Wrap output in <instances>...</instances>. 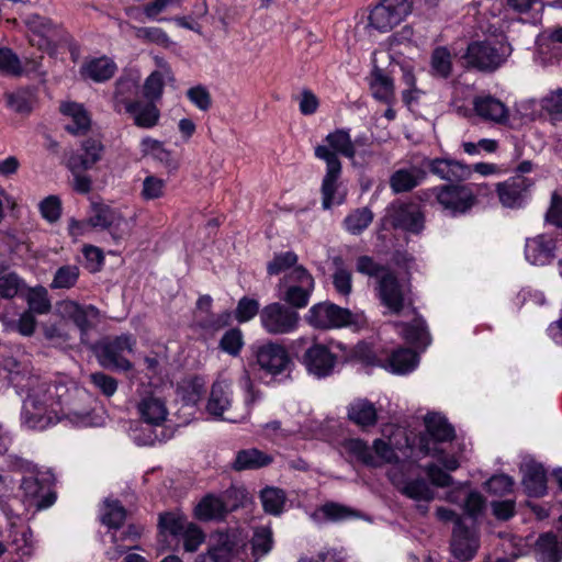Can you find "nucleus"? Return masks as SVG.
<instances>
[{
	"instance_id": "f257e3e1",
	"label": "nucleus",
	"mask_w": 562,
	"mask_h": 562,
	"mask_svg": "<svg viewBox=\"0 0 562 562\" xmlns=\"http://www.w3.org/2000/svg\"><path fill=\"white\" fill-rule=\"evenodd\" d=\"M9 380L18 387H27V396L23 402L22 420L31 429L44 430L56 424L63 417L85 420L89 414L87 407L80 404L85 392L64 382H45L37 378H29L26 384L19 379L22 371L15 359L4 363Z\"/></svg>"
},
{
	"instance_id": "f03ea898",
	"label": "nucleus",
	"mask_w": 562,
	"mask_h": 562,
	"mask_svg": "<svg viewBox=\"0 0 562 562\" xmlns=\"http://www.w3.org/2000/svg\"><path fill=\"white\" fill-rule=\"evenodd\" d=\"M326 145L315 147V157L325 161L326 173L322 180V206L329 210L334 204L340 205L345 196L338 193L339 179L341 177L342 166L338 155L353 158V147L351 136L347 130L338 128L325 137Z\"/></svg>"
},
{
	"instance_id": "7ed1b4c3",
	"label": "nucleus",
	"mask_w": 562,
	"mask_h": 562,
	"mask_svg": "<svg viewBox=\"0 0 562 562\" xmlns=\"http://www.w3.org/2000/svg\"><path fill=\"white\" fill-rule=\"evenodd\" d=\"M315 285L312 273L305 267L296 266L280 279V300L295 311L305 308Z\"/></svg>"
},
{
	"instance_id": "20e7f679",
	"label": "nucleus",
	"mask_w": 562,
	"mask_h": 562,
	"mask_svg": "<svg viewBox=\"0 0 562 562\" xmlns=\"http://www.w3.org/2000/svg\"><path fill=\"white\" fill-rule=\"evenodd\" d=\"M512 54L508 43L501 41H474L463 55L467 66L484 72L498 69Z\"/></svg>"
},
{
	"instance_id": "39448f33",
	"label": "nucleus",
	"mask_w": 562,
	"mask_h": 562,
	"mask_svg": "<svg viewBox=\"0 0 562 562\" xmlns=\"http://www.w3.org/2000/svg\"><path fill=\"white\" fill-rule=\"evenodd\" d=\"M16 465L20 470L30 473V475L22 479L20 486L29 504L37 509L52 506L56 501V494L52 491L50 475L40 472L36 465L22 458L18 459Z\"/></svg>"
},
{
	"instance_id": "423d86ee",
	"label": "nucleus",
	"mask_w": 562,
	"mask_h": 562,
	"mask_svg": "<svg viewBox=\"0 0 562 562\" xmlns=\"http://www.w3.org/2000/svg\"><path fill=\"white\" fill-rule=\"evenodd\" d=\"M295 344L307 346L299 360L310 375L325 379L334 373L338 357L315 336L301 337Z\"/></svg>"
},
{
	"instance_id": "0eeeda50",
	"label": "nucleus",
	"mask_w": 562,
	"mask_h": 562,
	"mask_svg": "<svg viewBox=\"0 0 562 562\" xmlns=\"http://www.w3.org/2000/svg\"><path fill=\"white\" fill-rule=\"evenodd\" d=\"M435 202L452 216L469 212L476 203V195L470 184L448 183L432 188Z\"/></svg>"
},
{
	"instance_id": "6e6552de",
	"label": "nucleus",
	"mask_w": 562,
	"mask_h": 562,
	"mask_svg": "<svg viewBox=\"0 0 562 562\" xmlns=\"http://www.w3.org/2000/svg\"><path fill=\"white\" fill-rule=\"evenodd\" d=\"M297 311L282 302H272L260 311V325L269 335H289L300 326Z\"/></svg>"
},
{
	"instance_id": "1a4fd4ad",
	"label": "nucleus",
	"mask_w": 562,
	"mask_h": 562,
	"mask_svg": "<svg viewBox=\"0 0 562 562\" xmlns=\"http://www.w3.org/2000/svg\"><path fill=\"white\" fill-rule=\"evenodd\" d=\"M376 290L382 305L392 314L398 315L405 307L413 305L409 281L401 282L393 271L380 278Z\"/></svg>"
},
{
	"instance_id": "9d476101",
	"label": "nucleus",
	"mask_w": 562,
	"mask_h": 562,
	"mask_svg": "<svg viewBox=\"0 0 562 562\" xmlns=\"http://www.w3.org/2000/svg\"><path fill=\"white\" fill-rule=\"evenodd\" d=\"M305 321L316 329L341 328L357 322L350 310L330 302H321L311 306L305 314Z\"/></svg>"
},
{
	"instance_id": "9b49d317",
	"label": "nucleus",
	"mask_w": 562,
	"mask_h": 562,
	"mask_svg": "<svg viewBox=\"0 0 562 562\" xmlns=\"http://www.w3.org/2000/svg\"><path fill=\"white\" fill-rule=\"evenodd\" d=\"M135 345L136 340L132 335L123 334L99 344L95 347V356L100 366L105 369L128 371L132 369V363L123 353L132 352Z\"/></svg>"
},
{
	"instance_id": "f8f14e48",
	"label": "nucleus",
	"mask_w": 562,
	"mask_h": 562,
	"mask_svg": "<svg viewBox=\"0 0 562 562\" xmlns=\"http://www.w3.org/2000/svg\"><path fill=\"white\" fill-rule=\"evenodd\" d=\"M136 411L139 419L150 426L159 427L168 418L169 411L166 400L150 385L143 384L137 390Z\"/></svg>"
},
{
	"instance_id": "ddd939ff",
	"label": "nucleus",
	"mask_w": 562,
	"mask_h": 562,
	"mask_svg": "<svg viewBox=\"0 0 562 562\" xmlns=\"http://www.w3.org/2000/svg\"><path fill=\"white\" fill-rule=\"evenodd\" d=\"M413 9V0H381L369 15V23L380 32L398 25Z\"/></svg>"
},
{
	"instance_id": "4468645a",
	"label": "nucleus",
	"mask_w": 562,
	"mask_h": 562,
	"mask_svg": "<svg viewBox=\"0 0 562 562\" xmlns=\"http://www.w3.org/2000/svg\"><path fill=\"white\" fill-rule=\"evenodd\" d=\"M244 497L245 491L236 487L228 488L221 496L207 494L195 506L194 514L198 519L203 521L220 520L228 514V512L238 507V503H231V498Z\"/></svg>"
},
{
	"instance_id": "2eb2a0df",
	"label": "nucleus",
	"mask_w": 562,
	"mask_h": 562,
	"mask_svg": "<svg viewBox=\"0 0 562 562\" xmlns=\"http://www.w3.org/2000/svg\"><path fill=\"white\" fill-rule=\"evenodd\" d=\"M412 464H401L400 467L393 468L389 472V477L392 484L400 491L404 496L416 501L429 503L434 499L435 493L426 479L418 476L414 479L405 477V470H409Z\"/></svg>"
},
{
	"instance_id": "dca6fc26",
	"label": "nucleus",
	"mask_w": 562,
	"mask_h": 562,
	"mask_svg": "<svg viewBox=\"0 0 562 562\" xmlns=\"http://www.w3.org/2000/svg\"><path fill=\"white\" fill-rule=\"evenodd\" d=\"M56 311L63 318L74 322L80 330L82 341L99 323L100 312L93 305H80L71 300H63L56 304Z\"/></svg>"
},
{
	"instance_id": "f3484780",
	"label": "nucleus",
	"mask_w": 562,
	"mask_h": 562,
	"mask_svg": "<svg viewBox=\"0 0 562 562\" xmlns=\"http://www.w3.org/2000/svg\"><path fill=\"white\" fill-rule=\"evenodd\" d=\"M480 548V532L476 526H469L464 519H458L453 526L450 549L461 561H470Z\"/></svg>"
},
{
	"instance_id": "a211bd4d",
	"label": "nucleus",
	"mask_w": 562,
	"mask_h": 562,
	"mask_svg": "<svg viewBox=\"0 0 562 562\" xmlns=\"http://www.w3.org/2000/svg\"><path fill=\"white\" fill-rule=\"evenodd\" d=\"M390 223L395 228L419 233L424 228V214L414 203L395 201L386 210Z\"/></svg>"
},
{
	"instance_id": "6ab92c4d",
	"label": "nucleus",
	"mask_w": 562,
	"mask_h": 562,
	"mask_svg": "<svg viewBox=\"0 0 562 562\" xmlns=\"http://www.w3.org/2000/svg\"><path fill=\"white\" fill-rule=\"evenodd\" d=\"M139 90V76L135 72H125L116 81L113 93V109L117 113L122 110L134 112L140 102L134 100Z\"/></svg>"
},
{
	"instance_id": "aec40b11",
	"label": "nucleus",
	"mask_w": 562,
	"mask_h": 562,
	"mask_svg": "<svg viewBox=\"0 0 562 562\" xmlns=\"http://www.w3.org/2000/svg\"><path fill=\"white\" fill-rule=\"evenodd\" d=\"M425 170L449 183L461 182L470 178L472 169L470 166L447 158L422 157Z\"/></svg>"
},
{
	"instance_id": "412c9836",
	"label": "nucleus",
	"mask_w": 562,
	"mask_h": 562,
	"mask_svg": "<svg viewBox=\"0 0 562 562\" xmlns=\"http://www.w3.org/2000/svg\"><path fill=\"white\" fill-rule=\"evenodd\" d=\"M231 384L225 380H217L213 383L206 411L215 418L236 423L245 416H237L232 412Z\"/></svg>"
},
{
	"instance_id": "4be33fe9",
	"label": "nucleus",
	"mask_w": 562,
	"mask_h": 562,
	"mask_svg": "<svg viewBox=\"0 0 562 562\" xmlns=\"http://www.w3.org/2000/svg\"><path fill=\"white\" fill-rule=\"evenodd\" d=\"M425 426L427 435L419 439V449L425 454L435 456L437 453L436 447H431L430 440L435 442L450 441L454 438V429L447 422V419L436 413H430L425 417Z\"/></svg>"
},
{
	"instance_id": "5701e85b",
	"label": "nucleus",
	"mask_w": 562,
	"mask_h": 562,
	"mask_svg": "<svg viewBox=\"0 0 562 562\" xmlns=\"http://www.w3.org/2000/svg\"><path fill=\"white\" fill-rule=\"evenodd\" d=\"M256 360L260 369L271 375L284 372L291 364L285 347L272 341L257 348Z\"/></svg>"
},
{
	"instance_id": "b1692460",
	"label": "nucleus",
	"mask_w": 562,
	"mask_h": 562,
	"mask_svg": "<svg viewBox=\"0 0 562 562\" xmlns=\"http://www.w3.org/2000/svg\"><path fill=\"white\" fill-rule=\"evenodd\" d=\"M89 224L92 227L110 229L115 239H121L130 233L128 223L121 212L108 205H93Z\"/></svg>"
},
{
	"instance_id": "393cba45",
	"label": "nucleus",
	"mask_w": 562,
	"mask_h": 562,
	"mask_svg": "<svg viewBox=\"0 0 562 562\" xmlns=\"http://www.w3.org/2000/svg\"><path fill=\"white\" fill-rule=\"evenodd\" d=\"M427 175L423 159L420 158V160H417L409 167L395 170L390 176L389 184L392 192L395 194L411 192L426 180Z\"/></svg>"
},
{
	"instance_id": "a878e982",
	"label": "nucleus",
	"mask_w": 562,
	"mask_h": 562,
	"mask_svg": "<svg viewBox=\"0 0 562 562\" xmlns=\"http://www.w3.org/2000/svg\"><path fill=\"white\" fill-rule=\"evenodd\" d=\"M472 105L474 113L485 122L505 125L509 121V109L507 105L491 94L474 97Z\"/></svg>"
},
{
	"instance_id": "bb28decb",
	"label": "nucleus",
	"mask_w": 562,
	"mask_h": 562,
	"mask_svg": "<svg viewBox=\"0 0 562 562\" xmlns=\"http://www.w3.org/2000/svg\"><path fill=\"white\" fill-rule=\"evenodd\" d=\"M532 181L521 175H516L497 184V194L505 207H520L527 198Z\"/></svg>"
},
{
	"instance_id": "cd10ccee",
	"label": "nucleus",
	"mask_w": 562,
	"mask_h": 562,
	"mask_svg": "<svg viewBox=\"0 0 562 562\" xmlns=\"http://www.w3.org/2000/svg\"><path fill=\"white\" fill-rule=\"evenodd\" d=\"M555 239L548 234H539L527 238L525 245L526 259L536 266H544L555 258Z\"/></svg>"
},
{
	"instance_id": "c85d7f7f",
	"label": "nucleus",
	"mask_w": 562,
	"mask_h": 562,
	"mask_svg": "<svg viewBox=\"0 0 562 562\" xmlns=\"http://www.w3.org/2000/svg\"><path fill=\"white\" fill-rule=\"evenodd\" d=\"M82 154L72 153L66 162L70 171H86L93 167L102 158L103 145L100 140L88 138L82 142Z\"/></svg>"
},
{
	"instance_id": "c756f323",
	"label": "nucleus",
	"mask_w": 562,
	"mask_h": 562,
	"mask_svg": "<svg viewBox=\"0 0 562 562\" xmlns=\"http://www.w3.org/2000/svg\"><path fill=\"white\" fill-rule=\"evenodd\" d=\"M25 25L32 33L30 43L38 48L50 46L52 37L55 33L54 25L47 18L38 14H32L25 19Z\"/></svg>"
},
{
	"instance_id": "7c9ffc66",
	"label": "nucleus",
	"mask_w": 562,
	"mask_h": 562,
	"mask_svg": "<svg viewBox=\"0 0 562 562\" xmlns=\"http://www.w3.org/2000/svg\"><path fill=\"white\" fill-rule=\"evenodd\" d=\"M535 555L538 562H561L562 541L553 532L539 536L535 544Z\"/></svg>"
},
{
	"instance_id": "2f4dec72",
	"label": "nucleus",
	"mask_w": 562,
	"mask_h": 562,
	"mask_svg": "<svg viewBox=\"0 0 562 562\" xmlns=\"http://www.w3.org/2000/svg\"><path fill=\"white\" fill-rule=\"evenodd\" d=\"M61 112L70 119L66 130L72 135H82L90 130L91 119L88 111L80 103L68 102L60 106Z\"/></svg>"
},
{
	"instance_id": "473e14b6",
	"label": "nucleus",
	"mask_w": 562,
	"mask_h": 562,
	"mask_svg": "<svg viewBox=\"0 0 562 562\" xmlns=\"http://www.w3.org/2000/svg\"><path fill=\"white\" fill-rule=\"evenodd\" d=\"M116 69V64L112 59L102 56L87 60L81 66L80 72L83 78H89L95 82H103L111 79Z\"/></svg>"
},
{
	"instance_id": "72a5a7b5",
	"label": "nucleus",
	"mask_w": 562,
	"mask_h": 562,
	"mask_svg": "<svg viewBox=\"0 0 562 562\" xmlns=\"http://www.w3.org/2000/svg\"><path fill=\"white\" fill-rule=\"evenodd\" d=\"M522 484L528 495L542 496L547 490L546 471L537 463H526L524 469Z\"/></svg>"
},
{
	"instance_id": "f704fd0d",
	"label": "nucleus",
	"mask_w": 562,
	"mask_h": 562,
	"mask_svg": "<svg viewBox=\"0 0 562 562\" xmlns=\"http://www.w3.org/2000/svg\"><path fill=\"white\" fill-rule=\"evenodd\" d=\"M370 89L374 99L386 104L394 102V83L383 69L375 67L372 70Z\"/></svg>"
},
{
	"instance_id": "c9c22d12",
	"label": "nucleus",
	"mask_w": 562,
	"mask_h": 562,
	"mask_svg": "<svg viewBox=\"0 0 562 562\" xmlns=\"http://www.w3.org/2000/svg\"><path fill=\"white\" fill-rule=\"evenodd\" d=\"M348 417L358 426L369 427L375 425L378 413L373 403L366 398H358L350 403Z\"/></svg>"
},
{
	"instance_id": "e433bc0d",
	"label": "nucleus",
	"mask_w": 562,
	"mask_h": 562,
	"mask_svg": "<svg viewBox=\"0 0 562 562\" xmlns=\"http://www.w3.org/2000/svg\"><path fill=\"white\" fill-rule=\"evenodd\" d=\"M272 457L256 449H245L237 452L233 469L236 471L256 470L269 465Z\"/></svg>"
},
{
	"instance_id": "4c0bfd02",
	"label": "nucleus",
	"mask_w": 562,
	"mask_h": 562,
	"mask_svg": "<svg viewBox=\"0 0 562 562\" xmlns=\"http://www.w3.org/2000/svg\"><path fill=\"white\" fill-rule=\"evenodd\" d=\"M331 263L334 267L331 274L334 289L338 294L348 296L352 291V272L341 256L333 257Z\"/></svg>"
},
{
	"instance_id": "58836bf2",
	"label": "nucleus",
	"mask_w": 562,
	"mask_h": 562,
	"mask_svg": "<svg viewBox=\"0 0 562 562\" xmlns=\"http://www.w3.org/2000/svg\"><path fill=\"white\" fill-rule=\"evenodd\" d=\"M417 363L418 357L415 351L408 348H400L389 357L386 368L393 373L405 374L413 371Z\"/></svg>"
},
{
	"instance_id": "ea45409f",
	"label": "nucleus",
	"mask_w": 562,
	"mask_h": 562,
	"mask_svg": "<svg viewBox=\"0 0 562 562\" xmlns=\"http://www.w3.org/2000/svg\"><path fill=\"white\" fill-rule=\"evenodd\" d=\"M8 108L18 114H30L34 103V92L31 88H19L4 94Z\"/></svg>"
},
{
	"instance_id": "a19ab883",
	"label": "nucleus",
	"mask_w": 562,
	"mask_h": 562,
	"mask_svg": "<svg viewBox=\"0 0 562 562\" xmlns=\"http://www.w3.org/2000/svg\"><path fill=\"white\" fill-rule=\"evenodd\" d=\"M373 221V213L369 207H359L351 211L344 220V228L352 234L360 235Z\"/></svg>"
},
{
	"instance_id": "79ce46f5",
	"label": "nucleus",
	"mask_w": 562,
	"mask_h": 562,
	"mask_svg": "<svg viewBox=\"0 0 562 562\" xmlns=\"http://www.w3.org/2000/svg\"><path fill=\"white\" fill-rule=\"evenodd\" d=\"M273 544L272 530L269 526H260L255 528L250 540L251 553L255 561L268 554Z\"/></svg>"
},
{
	"instance_id": "37998d69",
	"label": "nucleus",
	"mask_w": 562,
	"mask_h": 562,
	"mask_svg": "<svg viewBox=\"0 0 562 562\" xmlns=\"http://www.w3.org/2000/svg\"><path fill=\"white\" fill-rule=\"evenodd\" d=\"M403 337L411 344L417 346H427L429 344V333L423 318L416 317L412 323H401Z\"/></svg>"
},
{
	"instance_id": "c03bdc74",
	"label": "nucleus",
	"mask_w": 562,
	"mask_h": 562,
	"mask_svg": "<svg viewBox=\"0 0 562 562\" xmlns=\"http://www.w3.org/2000/svg\"><path fill=\"white\" fill-rule=\"evenodd\" d=\"M260 499L266 513L278 516L283 510L286 496L281 488L266 487L260 493Z\"/></svg>"
},
{
	"instance_id": "a18cd8bd",
	"label": "nucleus",
	"mask_w": 562,
	"mask_h": 562,
	"mask_svg": "<svg viewBox=\"0 0 562 562\" xmlns=\"http://www.w3.org/2000/svg\"><path fill=\"white\" fill-rule=\"evenodd\" d=\"M431 72L439 78H448L452 71V57L448 48L437 47L431 54Z\"/></svg>"
},
{
	"instance_id": "49530a36",
	"label": "nucleus",
	"mask_w": 562,
	"mask_h": 562,
	"mask_svg": "<svg viewBox=\"0 0 562 562\" xmlns=\"http://www.w3.org/2000/svg\"><path fill=\"white\" fill-rule=\"evenodd\" d=\"M26 302L29 305L27 312L32 314H47L52 308L48 292L44 286L29 289Z\"/></svg>"
},
{
	"instance_id": "de8ad7c7",
	"label": "nucleus",
	"mask_w": 562,
	"mask_h": 562,
	"mask_svg": "<svg viewBox=\"0 0 562 562\" xmlns=\"http://www.w3.org/2000/svg\"><path fill=\"white\" fill-rule=\"evenodd\" d=\"M133 115L134 123L142 128H151L157 125L160 113L154 102L142 103L134 112H127Z\"/></svg>"
},
{
	"instance_id": "09e8293b",
	"label": "nucleus",
	"mask_w": 562,
	"mask_h": 562,
	"mask_svg": "<svg viewBox=\"0 0 562 562\" xmlns=\"http://www.w3.org/2000/svg\"><path fill=\"white\" fill-rule=\"evenodd\" d=\"M140 147L144 155L151 156L168 167H176L171 153L164 147L161 142L145 137L140 143Z\"/></svg>"
},
{
	"instance_id": "8fccbe9b",
	"label": "nucleus",
	"mask_w": 562,
	"mask_h": 562,
	"mask_svg": "<svg viewBox=\"0 0 562 562\" xmlns=\"http://www.w3.org/2000/svg\"><path fill=\"white\" fill-rule=\"evenodd\" d=\"M299 257L293 251H285L276 254L271 261L267 265V272L270 276H277L282 272L284 274L292 270L297 265Z\"/></svg>"
},
{
	"instance_id": "3c124183",
	"label": "nucleus",
	"mask_w": 562,
	"mask_h": 562,
	"mask_svg": "<svg viewBox=\"0 0 562 562\" xmlns=\"http://www.w3.org/2000/svg\"><path fill=\"white\" fill-rule=\"evenodd\" d=\"M134 31V35L137 40L143 41L144 43H154L164 47H169L171 41L167 33L156 26H132Z\"/></svg>"
},
{
	"instance_id": "603ef678",
	"label": "nucleus",
	"mask_w": 562,
	"mask_h": 562,
	"mask_svg": "<svg viewBox=\"0 0 562 562\" xmlns=\"http://www.w3.org/2000/svg\"><path fill=\"white\" fill-rule=\"evenodd\" d=\"M485 509V497L479 492H470L464 499L463 510L467 517L472 520V526H476Z\"/></svg>"
},
{
	"instance_id": "864d4df0",
	"label": "nucleus",
	"mask_w": 562,
	"mask_h": 562,
	"mask_svg": "<svg viewBox=\"0 0 562 562\" xmlns=\"http://www.w3.org/2000/svg\"><path fill=\"white\" fill-rule=\"evenodd\" d=\"M26 288L24 280L15 272H8L0 276V296L13 299Z\"/></svg>"
},
{
	"instance_id": "5fc2aeb1",
	"label": "nucleus",
	"mask_w": 562,
	"mask_h": 562,
	"mask_svg": "<svg viewBox=\"0 0 562 562\" xmlns=\"http://www.w3.org/2000/svg\"><path fill=\"white\" fill-rule=\"evenodd\" d=\"M218 347L232 357L239 356L244 347V335L239 328H231L222 336Z\"/></svg>"
},
{
	"instance_id": "6e6d98bb",
	"label": "nucleus",
	"mask_w": 562,
	"mask_h": 562,
	"mask_svg": "<svg viewBox=\"0 0 562 562\" xmlns=\"http://www.w3.org/2000/svg\"><path fill=\"white\" fill-rule=\"evenodd\" d=\"M0 72L12 77H20L24 72L20 58L11 48H0Z\"/></svg>"
},
{
	"instance_id": "4d7b16f0",
	"label": "nucleus",
	"mask_w": 562,
	"mask_h": 562,
	"mask_svg": "<svg viewBox=\"0 0 562 562\" xmlns=\"http://www.w3.org/2000/svg\"><path fill=\"white\" fill-rule=\"evenodd\" d=\"M80 270L75 265L63 266L55 272L52 281V289H70L78 281Z\"/></svg>"
},
{
	"instance_id": "13d9d810",
	"label": "nucleus",
	"mask_w": 562,
	"mask_h": 562,
	"mask_svg": "<svg viewBox=\"0 0 562 562\" xmlns=\"http://www.w3.org/2000/svg\"><path fill=\"white\" fill-rule=\"evenodd\" d=\"M372 459L375 464H371V468H380L385 463H393L397 461V456L391 445L383 439H375L371 447Z\"/></svg>"
},
{
	"instance_id": "bf43d9fd",
	"label": "nucleus",
	"mask_w": 562,
	"mask_h": 562,
	"mask_svg": "<svg viewBox=\"0 0 562 562\" xmlns=\"http://www.w3.org/2000/svg\"><path fill=\"white\" fill-rule=\"evenodd\" d=\"M345 450L367 467L375 464L372 459V449L361 439H349L344 442Z\"/></svg>"
},
{
	"instance_id": "052dcab7",
	"label": "nucleus",
	"mask_w": 562,
	"mask_h": 562,
	"mask_svg": "<svg viewBox=\"0 0 562 562\" xmlns=\"http://www.w3.org/2000/svg\"><path fill=\"white\" fill-rule=\"evenodd\" d=\"M126 517L124 507L117 501H106L102 522L110 528L119 529Z\"/></svg>"
},
{
	"instance_id": "680f3d73",
	"label": "nucleus",
	"mask_w": 562,
	"mask_h": 562,
	"mask_svg": "<svg viewBox=\"0 0 562 562\" xmlns=\"http://www.w3.org/2000/svg\"><path fill=\"white\" fill-rule=\"evenodd\" d=\"M189 521L181 515L165 513L159 516V527L164 532L180 537Z\"/></svg>"
},
{
	"instance_id": "e2e57ef3",
	"label": "nucleus",
	"mask_w": 562,
	"mask_h": 562,
	"mask_svg": "<svg viewBox=\"0 0 562 562\" xmlns=\"http://www.w3.org/2000/svg\"><path fill=\"white\" fill-rule=\"evenodd\" d=\"M356 269L361 274L376 278L378 281L386 272H391L389 267L378 263L372 257L367 255L358 257Z\"/></svg>"
},
{
	"instance_id": "0e129e2a",
	"label": "nucleus",
	"mask_w": 562,
	"mask_h": 562,
	"mask_svg": "<svg viewBox=\"0 0 562 562\" xmlns=\"http://www.w3.org/2000/svg\"><path fill=\"white\" fill-rule=\"evenodd\" d=\"M164 76L160 71H153L145 80L143 94L149 102L159 100L164 91Z\"/></svg>"
},
{
	"instance_id": "69168bd1",
	"label": "nucleus",
	"mask_w": 562,
	"mask_h": 562,
	"mask_svg": "<svg viewBox=\"0 0 562 562\" xmlns=\"http://www.w3.org/2000/svg\"><path fill=\"white\" fill-rule=\"evenodd\" d=\"M541 109L551 121H562V89L550 92L541 100Z\"/></svg>"
},
{
	"instance_id": "338daca9",
	"label": "nucleus",
	"mask_w": 562,
	"mask_h": 562,
	"mask_svg": "<svg viewBox=\"0 0 562 562\" xmlns=\"http://www.w3.org/2000/svg\"><path fill=\"white\" fill-rule=\"evenodd\" d=\"M166 182L156 176H147L143 181L140 196L145 201L156 200L165 194Z\"/></svg>"
},
{
	"instance_id": "774afa93",
	"label": "nucleus",
	"mask_w": 562,
	"mask_h": 562,
	"mask_svg": "<svg viewBox=\"0 0 562 562\" xmlns=\"http://www.w3.org/2000/svg\"><path fill=\"white\" fill-rule=\"evenodd\" d=\"M259 302L255 299H250L248 296H243L237 304L236 311H235V317L239 323H246L250 319H252L258 313L260 314L259 310Z\"/></svg>"
}]
</instances>
